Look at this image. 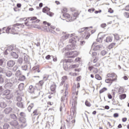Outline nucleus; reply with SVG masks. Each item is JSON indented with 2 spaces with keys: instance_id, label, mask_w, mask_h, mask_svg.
<instances>
[{
  "instance_id": "nucleus-41",
  "label": "nucleus",
  "mask_w": 129,
  "mask_h": 129,
  "mask_svg": "<svg viewBox=\"0 0 129 129\" xmlns=\"http://www.w3.org/2000/svg\"><path fill=\"white\" fill-rule=\"evenodd\" d=\"M85 105H86V106H88L89 107H90V106H91V104L87 100L85 101Z\"/></svg>"
},
{
  "instance_id": "nucleus-6",
  "label": "nucleus",
  "mask_w": 129,
  "mask_h": 129,
  "mask_svg": "<svg viewBox=\"0 0 129 129\" xmlns=\"http://www.w3.org/2000/svg\"><path fill=\"white\" fill-rule=\"evenodd\" d=\"M9 123L13 129H19V122L17 120H12Z\"/></svg>"
},
{
  "instance_id": "nucleus-19",
  "label": "nucleus",
  "mask_w": 129,
  "mask_h": 129,
  "mask_svg": "<svg viewBox=\"0 0 129 129\" xmlns=\"http://www.w3.org/2000/svg\"><path fill=\"white\" fill-rule=\"evenodd\" d=\"M10 117L11 119H13L14 120H17V119H18V117H17V115L14 113L10 114Z\"/></svg>"
},
{
  "instance_id": "nucleus-35",
  "label": "nucleus",
  "mask_w": 129,
  "mask_h": 129,
  "mask_svg": "<svg viewBox=\"0 0 129 129\" xmlns=\"http://www.w3.org/2000/svg\"><path fill=\"white\" fill-rule=\"evenodd\" d=\"M106 90H107V88H106V87L103 88L99 91L100 94H101V93H103V92H104V91H106Z\"/></svg>"
},
{
  "instance_id": "nucleus-47",
  "label": "nucleus",
  "mask_w": 129,
  "mask_h": 129,
  "mask_svg": "<svg viewBox=\"0 0 129 129\" xmlns=\"http://www.w3.org/2000/svg\"><path fill=\"white\" fill-rule=\"evenodd\" d=\"M107 53V52H106V51L103 50L101 51L100 54H101V55H102V56H105V55H106Z\"/></svg>"
},
{
  "instance_id": "nucleus-2",
  "label": "nucleus",
  "mask_w": 129,
  "mask_h": 129,
  "mask_svg": "<svg viewBox=\"0 0 129 129\" xmlns=\"http://www.w3.org/2000/svg\"><path fill=\"white\" fill-rule=\"evenodd\" d=\"M76 39L75 38H72L69 40V43L71 44L68 45L66 48L67 51H72V50H74L76 49V47L75 46L76 45Z\"/></svg>"
},
{
  "instance_id": "nucleus-5",
  "label": "nucleus",
  "mask_w": 129,
  "mask_h": 129,
  "mask_svg": "<svg viewBox=\"0 0 129 129\" xmlns=\"http://www.w3.org/2000/svg\"><path fill=\"white\" fill-rule=\"evenodd\" d=\"M3 96H5V98L6 99H11L12 97H13V95L11 93V90L9 89H7L4 91L3 92Z\"/></svg>"
},
{
  "instance_id": "nucleus-18",
  "label": "nucleus",
  "mask_w": 129,
  "mask_h": 129,
  "mask_svg": "<svg viewBox=\"0 0 129 129\" xmlns=\"http://www.w3.org/2000/svg\"><path fill=\"white\" fill-rule=\"evenodd\" d=\"M5 75H6L7 77H12V75H13V73L11 71H7V72H5L4 73Z\"/></svg>"
},
{
  "instance_id": "nucleus-14",
  "label": "nucleus",
  "mask_w": 129,
  "mask_h": 129,
  "mask_svg": "<svg viewBox=\"0 0 129 129\" xmlns=\"http://www.w3.org/2000/svg\"><path fill=\"white\" fill-rule=\"evenodd\" d=\"M11 55L13 58L15 59H18L19 58V55L17 54V52L15 51H12L11 52Z\"/></svg>"
},
{
  "instance_id": "nucleus-43",
  "label": "nucleus",
  "mask_w": 129,
  "mask_h": 129,
  "mask_svg": "<svg viewBox=\"0 0 129 129\" xmlns=\"http://www.w3.org/2000/svg\"><path fill=\"white\" fill-rule=\"evenodd\" d=\"M4 62H5V59L0 58V66H2V67H4V66L3 65Z\"/></svg>"
},
{
  "instance_id": "nucleus-13",
  "label": "nucleus",
  "mask_w": 129,
  "mask_h": 129,
  "mask_svg": "<svg viewBox=\"0 0 129 129\" xmlns=\"http://www.w3.org/2000/svg\"><path fill=\"white\" fill-rule=\"evenodd\" d=\"M21 122V127L23 128V127H26L27 126V120L26 119H23L22 121H20Z\"/></svg>"
},
{
  "instance_id": "nucleus-54",
  "label": "nucleus",
  "mask_w": 129,
  "mask_h": 129,
  "mask_svg": "<svg viewBox=\"0 0 129 129\" xmlns=\"http://www.w3.org/2000/svg\"><path fill=\"white\" fill-rule=\"evenodd\" d=\"M15 75H16V76H20V75H21V71H20V70H18L17 72H16V74H15Z\"/></svg>"
},
{
  "instance_id": "nucleus-61",
  "label": "nucleus",
  "mask_w": 129,
  "mask_h": 129,
  "mask_svg": "<svg viewBox=\"0 0 129 129\" xmlns=\"http://www.w3.org/2000/svg\"><path fill=\"white\" fill-rule=\"evenodd\" d=\"M10 31H11V28L10 27H8L6 29V32L7 34H10Z\"/></svg>"
},
{
  "instance_id": "nucleus-44",
  "label": "nucleus",
  "mask_w": 129,
  "mask_h": 129,
  "mask_svg": "<svg viewBox=\"0 0 129 129\" xmlns=\"http://www.w3.org/2000/svg\"><path fill=\"white\" fill-rule=\"evenodd\" d=\"M6 72V69L2 68L0 67V73H3V74H5Z\"/></svg>"
},
{
  "instance_id": "nucleus-29",
  "label": "nucleus",
  "mask_w": 129,
  "mask_h": 129,
  "mask_svg": "<svg viewBox=\"0 0 129 129\" xmlns=\"http://www.w3.org/2000/svg\"><path fill=\"white\" fill-rule=\"evenodd\" d=\"M67 100V95L65 94L63 96H62L60 99L61 102L65 101V100Z\"/></svg>"
},
{
  "instance_id": "nucleus-62",
  "label": "nucleus",
  "mask_w": 129,
  "mask_h": 129,
  "mask_svg": "<svg viewBox=\"0 0 129 129\" xmlns=\"http://www.w3.org/2000/svg\"><path fill=\"white\" fill-rule=\"evenodd\" d=\"M62 14H66L67 13V9L64 8L62 11H61Z\"/></svg>"
},
{
  "instance_id": "nucleus-22",
  "label": "nucleus",
  "mask_w": 129,
  "mask_h": 129,
  "mask_svg": "<svg viewBox=\"0 0 129 129\" xmlns=\"http://www.w3.org/2000/svg\"><path fill=\"white\" fill-rule=\"evenodd\" d=\"M105 42L106 43H109V42H112V37L108 36L106 38Z\"/></svg>"
},
{
  "instance_id": "nucleus-49",
  "label": "nucleus",
  "mask_w": 129,
  "mask_h": 129,
  "mask_svg": "<svg viewBox=\"0 0 129 129\" xmlns=\"http://www.w3.org/2000/svg\"><path fill=\"white\" fill-rule=\"evenodd\" d=\"M71 115H73L74 116V115H75V114H76V111H75V109L72 110L71 111Z\"/></svg>"
},
{
  "instance_id": "nucleus-40",
  "label": "nucleus",
  "mask_w": 129,
  "mask_h": 129,
  "mask_svg": "<svg viewBox=\"0 0 129 129\" xmlns=\"http://www.w3.org/2000/svg\"><path fill=\"white\" fill-rule=\"evenodd\" d=\"M85 30H88V27H84L82 28L81 30L78 31V33H82V32H84Z\"/></svg>"
},
{
  "instance_id": "nucleus-51",
  "label": "nucleus",
  "mask_w": 129,
  "mask_h": 129,
  "mask_svg": "<svg viewBox=\"0 0 129 129\" xmlns=\"http://www.w3.org/2000/svg\"><path fill=\"white\" fill-rule=\"evenodd\" d=\"M33 115H38V109H35L33 112Z\"/></svg>"
},
{
  "instance_id": "nucleus-60",
  "label": "nucleus",
  "mask_w": 129,
  "mask_h": 129,
  "mask_svg": "<svg viewBox=\"0 0 129 129\" xmlns=\"http://www.w3.org/2000/svg\"><path fill=\"white\" fill-rule=\"evenodd\" d=\"M45 59H46V60H49V59H52V56L48 54L45 57Z\"/></svg>"
},
{
  "instance_id": "nucleus-16",
  "label": "nucleus",
  "mask_w": 129,
  "mask_h": 129,
  "mask_svg": "<svg viewBox=\"0 0 129 129\" xmlns=\"http://www.w3.org/2000/svg\"><path fill=\"white\" fill-rule=\"evenodd\" d=\"M62 35H64L61 37L63 40H66L67 39H68L69 37H70V34H66V32H62Z\"/></svg>"
},
{
  "instance_id": "nucleus-37",
  "label": "nucleus",
  "mask_w": 129,
  "mask_h": 129,
  "mask_svg": "<svg viewBox=\"0 0 129 129\" xmlns=\"http://www.w3.org/2000/svg\"><path fill=\"white\" fill-rule=\"evenodd\" d=\"M100 48H101V46L97 45L94 47V49L95 51H98V50H100Z\"/></svg>"
},
{
  "instance_id": "nucleus-12",
  "label": "nucleus",
  "mask_w": 129,
  "mask_h": 129,
  "mask_svg": "<svg viewBox=\"0 0 129 129\" xmlns=\"http://www.w3.org/2000/svg\"><path fill=\"white\" fill-rule=\"evenodd\" d=\"M12 110H13V108L11 107H8L5 109L4 112L6 114H9L10 112H12Z\"/></svg>"
},
{
  "instance_id": "nucleus-56",
  "label": "nucleus",
  "mask_w": 129,
  "mask_h": 129,
  "mask_svg": "<svg viewBox=\"0 0 129 129\" xmlns=\"http://www.w3.org/2000/svg\"><path fill=\"white\" fill-rule=\"evenodd\" d=\"M51 59H53V62H57V57L52 55Z\"/></svg>"
},
{
  "instance_id": "nucleus-31",
  "label": "nucleus",
  "mask_w": 129,
  "mask_h": 129,
  "mask_svg": "<svg viewBox=\"0 0 129 129\" xmlns=\"http://www.w3.org/2000/svg\"><path fill=\"white\" fill-rule=\"evenodd\" d=\"M115 43H111L109 45H108V49H109L110 50V49H112V48H113V47H114V46H115Z\"/></svg>"
},
{
  "instance_id": "nucleus-46",
  "label": "nucleus",
  "mask_w": 129,
  "mask_h": 129,
  "mask_svg": "<svg viewBox=\"0 0 129 129\" xmlns=\"http://www.w3.org/2000/svg\"><path fill=\"white\" fill-rule=\"evenodd\" d=\"M46 14L49 17H53V16H54V13L50 12V11L48 12H47Z\"/></svg>"
},
{
  "instance_id": "nucleus-26",
  "label": "nucleus",
  "mask_w": 129,
  "mask_h": 129,
  "mask_svg": "<svg viewBox=\"0 0 129 129\" xmlns=\"http://www.w3.org/2000/svg\"><path fill=\"white\" fill-rule=\"evenodd\" d=\"M17 105L18 107H20V108H24V104H23V102H18L17 103Z\"/></svg>"
},
{
  "instance_id": "nucleus-9",
  "label": "nucleus",
  "mask_w": 129,
  "mask_h": 129,
  "mask_svg": "<svg viewBox=\"0 0 129 129\" xmlns=\"http://www.w3.org/2000/svg\"><path fill=\"white\" fill-rule=\"evenodd\" d=\"M5 83L6 84L4 86V87L6 89H9V88H12V87H13V84L12 83V82H7V80H6Z\"/></svg>"
},
{
  "instance_id": "nucleus-48",
  "label": "nucleus",
  "mask_w": 129,
  "mask_h": 129,
  "mask_svg": "<svg viewBox=\"0 0 129 129\" xmlns=\"http://www.w3.org/2000/svg\"><path fill=\"white\" fill-rule=\"evenodd\" d=\"M22 70H24L25 71H27L28 70V66L25 65L22 67Z\"/></svg>"
},
{
  "instance_id": "nucleus-1",
  "label": "nucleus",
  "mask_w": 129,
  "mask_h": 129,
  "mask_svg": "<svg viewBox=\"0 0 129 129\" xmlns=\"http://www.w3.org/2000/svg\"><path fill=\"white\" fill-rule=\"evenodd\" d=\"M73 62L72 59H67L66 60H61L60 62V65H63V68L65 71H69L71 69V65L70 63Z\"/></svg>"
},
{
  "instance_id": "nucleus-45",
  "label": "nucleus",
  "mask_w": 129,
  "mask_h": 129,
  "mask_svg": "<svg viewBox=\"0 0 129 129\" xmlns=\"http://www.w3.org/2000/svg\"><path fill=\"white\" fill-rule=\"evenodd\" d=\"M78 17V14L77 13H75L73 15V18L74 20H76Z\"/></svg>"
},
{
  "instance_id": "nucleus-34",
  "label": "nucleus",
  "mask_w": 129,
  "mask_h": 129,
  "mask_svg": "<svg viewBox=\"0 0 129 129\" xmlns=\"http://www.w3.org/2000/svg\"><path fill=\"white\" fill-rule=\"evenodd\" d=\"M10 126V124L8 123H5L4 125H3V129H8Z\"/></svg>"
},
{
  "instance_id": "nucleus-20",
  "label": "nucleus",
  "mask_w": 129,
  "mask_h": 129,
  "mask_svg": "<svg viewBox=\"0 0 129 129\" xmlns=\"http://www.w3.org/2000/svg\"><path fill=\"white\" fill-rule=\"evenodd\" d=\"M50 10V8H48V7H45L42 9V12L47 14V13L49 12Z\"/></svg>"
},
{
  "instance_id": "nucleus-10",
  "label": "nucleus",
  "mask_w": 129,
  "mask_h": 129,
  "mask_svg": "<svg viewBox=\"0 0 129 129\" xmlns=\"http://www.w3.org/2000/svg\"><path fill=\"white\" fill-rule=\"evenodd\" d=\"M20 117L18 118L19 121H22L23 119H26V113H25V112H20Z\"/></svg>"
},
{
  "instance_id": "nucleus-17",
  "label": "nucleus",
  "mask_w": 129,
  "mask_h": 129,
  "mask_svg": "<svg viewBox=\"0 0 129 129\" xmlns=\"http://www.w3.org/2000/svg\"><path fill=\"white\" fill-rule=\"evenodd\" d=\"M77 96H75V98L73 99L72 102V105H74V107L75 108V106L77 105Z\"/></svg>"
},
{
  "instance_id": "nucleus-8",
  "label": "nucleus",
  "mask_w": 129,
  "mask_h": 129,
  "mask_svg": "<svg viewBox=\"0 0 129 129\" xmlns=\"http://www.w3.org/2000/svg\"><path fill=\"white\" fill-rule=\"evenodd\" d=\"M15 64H16V61L13 60H9L7 62V65L8 67H9L10 68H12V67H14Z\"/></svg>"
},
{
  "instance_id": "nucleus-59",
  "label": "nucleus",
  "mask_w": 129,
  "mask_h": 129,
  "mask_svg": "<svg viewBox=\"0 0 129 129\" xmlns=\"http://www.w3.org/2000/svg\"><path fill=\"white\" fill-rule=\"evenodd\" d=\"M40 22V20L37 19L35 21H33L32 22V24H38Z\"/></svg>"
},
{
  "instance_id": "nucleus-28",
  "label": "nucleus",
  "mask_w": 129,
  "mask_h": 129,
  "mask_svg": "<svg viewBox=\"0 0 129 129\" xmlns=\"http://www.w3.org/2000/svg\"><path fill=\"white\" fill-rule=\"evenodd\" d=\"M126 97V94H122L119 95V98L121 100H122V99H125Z\"/></svg>"
},
{
  "instance_id": "nucleus-21",
  "label": "nucleus",
  "mask_w": 129,
  "mask_h": 129,
  "mask_svg": "<svg viewBox=\"0 0 129 129\" xmlns=\"http://www.w3.org/2000/svg\"><path fill=\"white\" fill-rule=\"evenodd\" d=\"M56 87H57V86H56V84H53L51 85V86H50L51 91H53L54 92V91L56 90Z\"/></svg>"
},
{
  "instance_id": "nucleus-27",
  "label": "nucleus",
  "mask_w": 129,
  "mask_h": 129,
  "mask_svg": "<svg viewBox=\"0 0 129 129\" xmlns=\"http://www.w3.org/2000/svg\"><path fill=\"white\" fill-rule=\"evenodd\" d=\"M24 85V83H21L18 86V88H19V90H20V91H22V90H23Z\"/></svg>"
},
{
  "instance_id": "nucleus-63",
  "label": "nucleus",
  "mask_w": 129,
  "mask_h": 129,
  "mask_svg": "<svg viewBox=\"0 0 129 129\" xmlns=\"http://www.w3.org/2000/svg\"><path fill=\"white\" fill-rule=\"evenodd\" d=\"M100 27L103 28H105V27H106V24L105 23H102L101 24Z\"/></svg>"
},
{
  "instance_id": "nucleus-15",
  "label": "nucleus",
  "mask_w": 129,
  "mask_h": 129,
  "mask_svg": "<svg viewBox=\"0 0 129 129\" xmlns=\"http://www.w3.org/2000/svg\"><path fill=\"white\" fill-rule=\"evenodd\" d=\"M107 77L109 78L110 79H112V80H113L114 81H115L116 80V78H114V74H108L107 75Z\"/></svg>"
},
{
  "instance_id": "nucleus-52",
  "label": "nucleus",
  "mask_w": 129,
  "mask_h": 129,
  "mask_svg": "<svg viewBox=\"0 0 129 129\" xmlns=\"http://www.w3.org/2000/svg\"><path fill=\"white\" fill-rule=\"evenodd\" d=\"M18 68H19V67H18V66H15L12 69V71L14 72H16L17 71V70H18Z\"/></svg>"
},
{
  "instance_id": "nucleus-50",
  "label": "nucleus",
  "mask_w": 129,
  "mask_h": 129,
  "mask_svg": "<svg viewBox=\"0 0 129 129\" xmlns=\"http://www.w3.org/2000/svg\"><path fill=\"white\" fill-rule=\"evenodd\" d=\"M28 20H30V21H35L37 20V17H29L28 18Z\"/></svg>"
},
{
  "instance_id": "nucleus-39",
  "label": "nucleus",
  "mask_w": 129,
  "mask_h": 129,
  "mask_svg": "<svg viewBox=\"0 0 129 129\" xmlns=\"http://www.w3.org/2000/svg\"><path fill=\"white\" fill-rule=\"evenodd\" d=\"M17 62L18 64H19L20 65H22L23 64V59L22 58H19L18 59Z\"/></svg>"
},
{
  "instance_id": "nucleus-7",
  "label": "nucleus",
  "mask_w": 129,
  "mask_h": 129,
  "mask_svg": "<svg viewBox=\"0 0 129 129\" xmlns=\"http://www.w3.org/2000/svg\"><path fill=\"white\" fill-rule=\"evenodd\" d=\"M43 84L44 82L43 81H40L38 83L36 84L35 87L36 88V90H40L43 88Z\"/></svg>"
},
{
  "instance_id": "nucleus-23",
  "label": "nucleus",
  "mask_w": 129,
  "mask_h": 129,
  "mask_svg": "<svg viewBox=\"0 0 129 129\" xmlns=\"http://www.w3.org/2000/svg\"><path fill=\"white\" fill-rule=\"evenodd\" d=\"M0 107H1V108H6V107H7V103L5 102H1L0 103Z\"/></svg>"
},
{
  "instance_id": "nucleus-64",
  "label": "nucleus",
  "mask_w": 129,
  "mask_h": 129,
  "mask_svg": "<svg viewBox=\"0 0 129 129\" xmlns=\"http://www.w3.org/2000/svg\"><path fill=\"white\" fill-rule=\"evenodd\" d=\"M3 83H4V78L0 77V84H3Z\"/></svg>"
},
{
  "instance_id": "nucleus-36",
  "label": "nucleus",
  "mask_w": 129,
  "mask_h": 129,
  "mask_svg": "<svg viewBox=\"0 0 129 129\" xmlns=\"http://www.w3.org/2000/svg\"><path fill=\"white\" fill-rule=\"evenodd\" d=\"M95 78L97 79V80H101L102 79V78H101V77L98 74L95 75Z\"/></svg>"
},
{
  "instance_id": "nucleus-57",
  "label": "nucleus",
  "mask_w": 129,
  "mask_h": 129,
  "mask_svg": "<svg viewBox=\"0 0 129 129\" xmlns=\"http://www.w3.org/2000/svg\"><path fill=\"white\" fill-rule=\"evenodd\" d=\"M94 11H95V9L92 8V9H88V12H89V13H93Z\"/></svg>"
},
{
  "instance_id": "nucleus-55",
  "label": "nucleus",
  "mask_w": 129,
  "mask_h": 129,
  "mask_svg": "<svg viewBox=\"0 0 129 129\" xmlns=\"http://www.w3.org/2000/svg\"><path fill=\"white\" fill-rule=\"evenodd\" d=\"M124 16L125 17V18H126V19H128L129 18V13L127 12H125L124 13Z\"/></svg>"
},
{
  "instance_id": "nucleus-38",
  "label": "nucleus",
  "mask_w": 129,
  "mask_h": 129,
  "mask_svg": "<svg viewBox=\"0 0 129 129\" xmlns=\"http://www.w3.org/2000/svg\"><path fill=\"white\" fill-rule=\"evenodd\" d=\"M62 16L64 18H66L67 19H69L70 18V15L67 13H63Z\"/></svg>"
},
{
  "instance_id": "nucleus-32",
  "label": "nucleus",
  "mask_w": 129,
  "mask_h": 129,
  "mask_svg": "<svg viewBox=\"0 0 129 129\" xmlns=\"http://www.w3.org/2000/svg\"><path fill=\"white\" fill-rule=\"evenodd\" d=\"M24 59L25 63H29V56L28 55L24 56Z\"/></svg>"
},
{
  "instance_id": "nucleus-25",
  "label": "nucleus",
  "mask_w": 129,
  "mask_h": 129,
  "mask_svg": "<svg viewBox=\"0 0 129 129\" xmlns=\"http://www.w3.org/2000/svg\"><path fill=\"white\" fill-rule=\"evenodd\" d=\"M26 79V77L24 75H21L19 78V81H25V80Z\"/></svg>"
},
{
  "instance_id": "nucleus-58",
  "label": "nucleus",
  "mask_w": 129,
  "mask_h": 129,
  "mask_svg": "<svg viewBox=\"0 0 129 129\" xmlns=\"http://www.w3.org/2000/svg\"><path fill=\"white\" fill-rule=\"evenodd\" d=\"M17 100L18 101V102H21V101H22V97L18 96L17 97Z\"/></svg>"
},
{
  "instance_id": "nucleus-11",
  "label": "nucleus",
  "mask_w": 129,
  "mask_h": 129,
  "mask_svg": "<svg viewBox=\"0 0 129 129\" xmlns=\"http://www.w3.org/2000/svg\"><path fill=\"white\" fill-rule=\"evenodd\" d=\"M20 25H21V24L17 23L16 24L13 25L12 27H11L10 29L13 32L11 33V34H13V35H15V33L14 32H16V31H17L16 27V26H20Z\"/></svg>"
},
{
  "instance_id": "nucleus-30",
  "label": "nucleus",
  "mask_w": 129,
  "mask_h": 129,
  "mask_svg": "<svg viewBox=\"0 0 129 129\" xmlns=\"http://www.w3.org/2000/svg\"><path fill=\"white\" fill-rule=\"evenodd\" d=\"M34 107V103H31L28 107V110L29 112H31V109Z\"/></svg>"
},
{
  "instance_id": "nucleus-4",
  "label": "nucleus",
  "mask_w": 129,
  "mask_h": 129,
  "mask_svg": "<svg viewBox=\"0 0 129 129\" xmlns=\"http://www.w3.org/2000/svg\"><path fill=\"white\" fill-rule=\"evenodd\" d=\"M78 56V52L77 51L66 52L65 56L67 58H75Z\"/></svg>"
},
{
  "instance_id": "nucleus-33",
  "label": "nucleus",
  "mask_w": 129,
  "mask_h": 129,
  "mask_svg": "<svg viewBox=\"0 0 129 129\" xmlns=\"http://www.w3.org/2000/svg\"><path fill=\"white\" fill-rule=\"evenodd\" d=\"M7 51H8L10 53L11 51H13L14 50V46H10L7 48Z\"/></svg>"
},
{
  "instance_id": "nucleus-3",
  "label": "nucleus",
  "mask_w": 129,
  "mask_h": 129,
  "mask_svg": "<svg viewBox=\"0 0 129 129\" xmlns=\"http://www.w3.org/2000/svg\"><path fill=\"white\" fill-rule=\"evenodd\" d=\"M28 92L29 93H32L33 94L34 97L37 98L39 95H40V93L41 91L39 90H36L35 89V87H34V86L30 85L29 87V88L28 89Z\"/></svg>"
},
{
  "instance_id": "nucleus-42",
  "label": "nucleus",
  "mask_w": 129,
  "mask_h": 129,
  "mask_svg": "<svg viewBox=\"0 0 129 129\" xmlns=\"http://www.w3.org/2000/svg\"><path fill=\"white\" fill-rule=\"evenodd\" d=\"M79 67V64H73L72 66H71V69L73 68V69H74V68H78Z\"/></svg>"
},
{
  "instance_id": "nucleus-24",
  "label": "nucleus",
  "mask_w": 129,
  "mask_h": 129,
  "mask_svg": "<svg viewBox=\"0 0 129 129\" xmlns=\"http://www.w3.org/2000/svg\"><path fill=\"white\" fill-rule=\"evenodd\" d=\"M113 81H114L112 80V79H109V78L106 79L105 81L106 83H109L110 85H111V84H112V82Z\"/></svg>"
},
{
  "instance_id": "nucleus-53",
  "label": "nucleus",
  "mask_w": 129,
  "mask_h": 129,
  "mask_svg": "<svg viewBox=\"0 0 129 129\" xmlns=\"http://www.w3.org/2000/svg\"><path fill=\"white\" fill-rule=\"evenodd\" d=\"M4 120L5 122H9V121H10L11 120V118H8V117H5V118H4Z\"/></svg>"
}]
</instances>
